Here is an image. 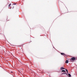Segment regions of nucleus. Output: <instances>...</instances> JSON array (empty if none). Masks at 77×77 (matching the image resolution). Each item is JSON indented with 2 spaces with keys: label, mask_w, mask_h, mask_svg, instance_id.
I'll list each match as a JSON object with an SVG mask.
<instances>
[{
  "label": "nucleus",
  "mask_w": 77,
  "mask_h": 77,
  "mask_svg": "<svg viewBox=\"0 0 77 77\" xmlns=\"http://www.w3.org/2000/svg\"><path fill=\"white\" fill-rule=\"evenodd\" d=\"M11 4H10L9 5V7H10V6H11Z\"/></svg>",
  "instance_id": "6e6552de"
},
{
  "label": "nucleus",
  "mask_w": 77,
  "mask_h": 77,
  "mask_svg": "<svg viewBox=\"0 0 77 77\" xmlns=\"http://www.w3.org/2000/svg\"><path fill=\"white\" fill-rule=\"evenodd\" d=\"M72 60H75V58L74 57H73L72 58H71Z\"/></svg>",
  "instance_id": "f257e3e1"
},
{
  "label": "nucleus",
  "mask_w": 77,
  "mask_h": 77,
  "mask_svg": "<svg viewBox=\"0 0 77 77\" xmlns=\"http://www.w3.org/2000/svg\"><path fill=\"white\" fill-rule=\"evenodd\" d=\"M60 69L62 70V69H65V68H63V67H61L60 68Z\"/></svg>",
  "instance_id": "7ed1b4c3"
},
{
  "label": "nucleus",
  "mask_w": 77,
  "mask_h": 77,
  "mask_svg": "<svg viewBox=\"0 0 77 77\" xmlns=\"http://www.w3.org/2000/svg\"><path fill=\"white\" fill-rule=\"evenodd\" d=\"M68 62H69L68 60H66V61L65 62H66V63H68Z\"/></svg>",
  "instance_id": "20e7f679"
},
{
  "label": "nucleus",
  "mask_w": 77,
  "mask_h": 77,
  "mask_svg": "<svg viewBox=\"0 0 77 77\" xmlns=\"http://www.w3.org/2000/svg\"><path fill=\"white\" fill-rule=\"evenodd\" d=\"M66 71H67V73H68V70H67V69H66Z\"/></svg>",
  "instance_id": "0eeeda50"
},
{
  "label": "nucleus",
  "mask_w": 77,
  "mask_h": 77,
  "mask_svg": "<svg viewBox=\"0 0 77 77\" xmlns=\"http://www.w3.org/2000/svg\"><path fill=\"white\" fill-rule=\"evenodd\" d=\"M68 75H69V77H71V74H69Z\"/></svg>",
  "instance_id": "39448f33"
},
{
  "label": "nucleus",
  "mask_w": 77,
  "mask_h": 77,
  "mask_svg": "<svg viewBox=\"0 0 77 77\" xmlns=\"http://www.w3.org/2000/svg\"><path fill=\"white\" fill-rule=\"evenodd\" d=\"M64 74H66V73H64Z\"/></svg>",
  "instance_id": "1a4fd4ad"
},
{
  "label": "nucleus",
  "mask_w": 77,
  "mask_h": 77,
  "mask_svg": "<svg viewBox=\"0 0 77 77\" xmlns=\"http://www.w3.org/2000/svg\"><path fill=\"white\" fill-rule=\"evenodd\" d=\"M61 55H63V56H66V55H65V54H64V53H61Z\"/></svg>",
  "instance_id": "f03ea898"
},
{
  "label": "nucleus",
  "mask_w": 77,
  "mask_h": 77,
  "mask_svg": "<svg viewBox=\"0 0 77 77\" xmlns=\"http://www.w3.org/2000/svg\"><path fill=\"white\" fill-rule=\"evenodd\" d=\"M62 72H66V71L65 70H63L62 71Z\"/></svg>",
  "instance_id": "423d86ee"
}]
</instances>
